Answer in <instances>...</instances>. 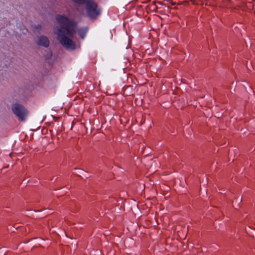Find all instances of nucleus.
<instances>
[{
  "mask_svg": "<svg viewBox=\"0 0 255 255\" xmlns=\"http://www.w3.org/2000/svg\"><path fill=\"white\" fill-rule=\"evenodd\" d=\"M56 20L58 24L53 27V34L59 43L66 50L73 51L76 48L74 41L76 26L64 15L58 14Z\"/></svg>",
  "mask_w": 255,
  "mask_h": 255,
  "instance_id": "obj_1",
  "label": "nucleus"
},
{
  "mask_svg": "<svg viewBox=\"0 0 255 255\" xmlns=\"http://www.w3.org/2000/svg\"><path fill=\"white\" fill-rule=\"evenodd\" d=\"M73 2L79 5L84 4L85 10L87 15L91 17L95 18L100 14L97 4L93 0H70Z\"/></svg>",
  "mask_w": 255,
  "mask_h": 255,
  "instance_id": "obj_2",
  "label": "nucleus"
},
{
  "mask_svg": "<svg viewBox=\"0 0 255 255\" xmlns=\"http://www.w3.org/2000/svg\"><path fill=\"white\" fill-rule=\"evenodd\" d=\"M11 111L13 114L20 121L25 122L29 115V112L23 105L14 103L11 106Z\"/></svg>",
  "mask_w": 255,
  "mask_h": 255,
  "instance_id": "obj_3",
  "label": "nucleus"
},
{
  "mask_svg": "<svg viewBox=\"0 0 255 255\" xmlns=\"http://www.w3.org/2000/svg\"><path fill=\"white\" fill-rule=\"evenodd\" d=\"M36 43L39 46L47 48L50 45V40L48 37L45 35H40L37 37Z\"/></svg>",
  "mask_w": 255,
  "mask_h": 255,
  "instance_id": "obj_4",
  "label": "nucleus"
},
{
  "mask_svg": "<svg viewBox=\"0 0 255 255\" xmlns=\"http://www.w3.org/2000/svg\"><path fill=\"white\" fill-rule=\"evenodd\" d=\"M87 32V28L86 27L82 28L79 29L78 33L82 38H84Z\"/></svg>",
  "mask_w": 255,
  "mask_h": 255,
  "instance_id": "obj_5",
  "label": "nucleus"
}]
</instances>
